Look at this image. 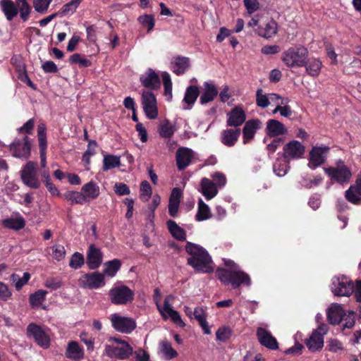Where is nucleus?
Wrapping results in <instances>:
<instances>
[{
  "label": "nucleus",
  "mask_w": 361,
  "mask_h": 361,
  "mask_svg": "<svg viewBox=\"0 0 361 361\" xmlns=\"http://www.w3.org/2000/svg\"><path fill=\"white\" fill-rule=\"evenodd\" d=\"M277 112H279L282 116L287 118L292 115V110L288 104L279 106L278 103L277 107H276L273 111V114H276Z\"/></svg>",
  "instance_id": "nucleus-59"
},
{
  "label": "nucleus",
  "mask_w": 361,
  "mask_h": 361,
  "mask_svg": "<svg viewBox=\"0 0 361 361\" xmlns=\"http://www.w3.org/2000/svg\"><path fill=\"white\" fill-rule=\"evenodd\" d=\"M231 330L228 327H221L216 333V338L221 341H226L231 336Z\"/></svg>",
  "instance_id": "nucleus-61"
},
{
  "label": "nucleus",
  "mask_w": 361,
  "mask_h": 361,
  "mask_svg": "<svg viewBox=\"0 0 361 361\" xmlns=\"http://www.w3.org/2000/svg\"><path fill=\"white\" fill-rule=\"evenodd\" d=\"M193 317L198 321L204 331V333L206 334H210L211 331L206 321L205 311L201 307H196L193 311Z\"/></svg>",
  "instance_id": "nucleus-38"
},
{
  "label": "nucleus",
  "mask_w": 361,
  "mask_h": 361,
  "mask_svg": "<svg viewBox=\"0 0 361 361\" xmlns=\"http://www.w3.org/2000/svg\"><path fill=\"white\" fill-rule=\"evenodd\" d=\"M278 31L277 23L273 19L269 20L264 26H259L257 33L259 36L269 39L274 37Z\"/></svg>",
  "instance_id": "nucleus-28"
},
{
  "label": "nucleus",
  "mask_w": 361,
  "mask_h": 361,
  "mask_svg": "<svg viewBox=\"0 0 361 361\" xmlns=\"http://www.w3.org/2000/svg\"><path fill=\"white\" fill-rule=\"evenodd\" d=\"M227 125L228 126L238 127L245 121L246 116L244 111L240 107H235L227 114Z\"/></svg>",
  "instance_id": "nucleus-24"
},
{
  "label": "nucleus",
  "mask_w": 361,
  "mask_h": 361,
  "mask_svg": "<svg viewBox=\"0 0 361 361\" xmlns=\"http://www.w3.org/2000/svg\"><path fill=\"white\" fill-rule=\"evenodd\" d=\"M162 80L164 87V94L169 102L172 99V82L169 74L166 72L162 74Z\"/></svg>",
  "instance_id": "nucleus-47"
},
{
  "label": "nucleus",
  "mask_w": 361,
  "mask_h": 361,
  "mask_svg": "<svg viewBox=\"0 0 361 361\" xmlns=\"http://www.w3.org/2000/svg\"><path fill=\"white\" fill-rule=\"evenodd\" d=\"M309 51L304 47H290L282 54L283 62L289 68H300L306 64Z\"/></svg>",
  "instance_id": "nucleus-4"
},
{
  "label": "nucleus",
  "mask_w": 361,
  "mask_h": 361,
  "mask_svg": "<svg viewBox=\"0 0 361 361\" xmlns=\"http://www.w3.org/2000/svg\"><path fill=\"white\" fill-rule=\"evenodd\" d=\"M211 177L214 179V183L217 188L224 187L226 183V176L220 172H215L211 175Z\"/></svg>",
  "instance_id": "nucleus-63"
},
{
  "label": "nucleus",
  "mask_w": 361,
  "mask_h": 361,
  "mask_svg": "<svg viewBox=\"0 0 361 361\" xmlns=\"http://www.w3.org/2000/svg\"><path fill=\"white\" fill-rule=\"evenodd\" d=\"M113 328L122 334H130L136 328V322L131 317H123L115 313L110 316Z\"/></svg>",
  "instance_id": "nucleus-12"
},
{
  "label": "nucleus",
  "mask_w": 361,
  "mask_h": 361,
  "mask_svg": "<svg viewBox=\"0 0 361 361\" xmlns=\"http://www.w3.org/2000/svg\"><path fill=\"white\" fill-rule=\"evenodd\" d=\"M305 147L299 141L292 140L283 147V157L288 163L290 161L301 159L305 153Z\"/></svg>",
  "instance_id": "nucleus-14"
},
{
  "label": "nucleus",
  "mask_w": 361,
  "mask_h": 361,
  "mask_svg": "<svg viewBox=\"0 0 361 361\" xmlns=\"http://www.w3.org/2000/svg\"><path fill=\"white\" fill-rule=\"evenodd\" d=\"M345 312L342 307L338 304L333 305L327 312V317L329 322L331 324H338L341 320L342 317H344Z\"/></svg>",
  "instance_id": "nucleus-32"
},
{
  "label": "nucleus",
  "mask_w": 361,
  "mask_h": 361,
  "mask_svg": "<svg viewBox=\"0 0 361 361\" xmlns=\"http://www.w3.org/2000/svg\"><path fill=\"white\" fill-rule=\"evenodd\" d=\"M0 6L8 20H11L18 13L17 6L11 0H1Z\"/></svg>",
  "instance_id": "nucleus-34"
},
{
  "label": "nucleus",
  "mask_w": 361,
  "mask_h": 361,
  "mask_svg": "<svg viewBox=\"0 0 361 361\" xmlns=\"http://www.w3.org/2000/svg\"><path fill=\"white\" fill-rule=\"evenodd\" d=\"M326 174L330 179L341 184H346L350 181L352 173L343 161H338L335 166L324 169Z\"/></svg>",
  "instance_id": "nucleus-5"
},
{
  "label": "nucleus",
  "mask_w": 361,
  "mask_h": 361,
  "mask_svg": "<svg viewBox=\"0 0 361 361\" xmlns=\"http://www.w3.org/2000/svg\"><path fill=\"white\" fill-rule=\"evenodd\" d=\"M53 257L57 261L63 259L66 255V250L63 245H56L52 247Z\"/></svg>",
  "instance_id": "nucleus-57"
},
{
  "label": "nucleus",
  "mask_w": 361,
  "mask_h": 361,
  "mask_svg": "<svg viewBox=\"0 0 361 361\" xmlns=\"http://www.w3.org/2000/svg\"><path fill=\"white\" fill-rule=\"evenodd\" d=\"M140 23L150 31L154 26V19L151 15L142 16L139 18Z\"/></svg>",
  "instance_id": "nucleus-55"
},
{
  "label": "nucleus",
  "mask_w": 361,
  "mask_h": 361,
  "mask_svg": "<svg viewBox=\"0 0 361 361\" xmlns=\"http://www.w3.org/2000/svg\"><path fill=\"white\" fill-rule=\"evenodd\" d=\"M240 129H226L221 133V142L224 145L231 147L237 142L240 135Z\"/></svg>",
  "instance_id": "nucleus-31"
},
{
  "label": "nucleus",
  "mask_w": 361,
  "mask_h": 361,
  "mask_svg": "<svg viewBox=\"0 0 361 361\" xmlns=\"http://www.w3.org/2000/svg\"><path fill=\"white\" fill-rule=\"evenodd\" d=\"M134 292L125 285H118L113 287L109 292V300L111 303L117 305H123L130 303L134 300Z\"/></svg>",
  "instance_id": "nucleus-6"
},
{
  "label": "nucleus",
  "mask_w": 361,
  "mask_h": 361,
  "mask_svg": "<svg viewBox=\"0 0 361 361\" xmlns=\"http://www.w3.org/2000/svg\"><path fill=\"white\" fill-rule=\"evenodd\" d=\"M345 197L346 199L353 203V204H359L361 202V192H360V190H358V187L350 186L348 190L345 192Z\"/></svg>",
  "instance_id": "nucleus-43"
},
{
  "label": "nucleus",
  "mask_w": 361,
  "mask_h": 361,
  "mask_svg": "<svg viewBox=\"0 0 361 361\" xmlns=\"http://www.w3.org/2000/svg\"><path fill=\"white\" fill-rule=\"evenodd\" d=\"M121 263L118 259H113L104 264V276L114 277L119 270Z\"/></svg>",
  "instance_id": "nucleus-39"
},
{
  "label": "nucleus",
  "mask_w": 361,
  "mask_h": 361,
  "mask_svg": "<svg viewBox=\"0 0 361 361\" xmlns=\"http://www.w3.org/2000/svg\"><path fill=\"white\" fill-rule=\"evenodd\" d=\"M243 2L250 16L259 10L260 4L258 0H244Z\"/></svg>",
  "instance_id": "nucleus-53"
},
{
  "label": "nucleus",
  "mask_w": 361,
  "mask_h": 361,
  "mask_svg": "<svg viewBox=\"0 0 361 361\" xmlns=\"http://www.w3.org/2000/svg\"><path fill=\"white\" fill-rule=\"evenodd\" d=\"M269 94H262V90H258L256 94V103L258 106L266 108L269 105Z\"/></svg>",
  "instance_id": "nucleus-51"
},
{
  "label": "nucleus",
  "mask_w": 361,
  "mask_h": 361,
  "mask_svg": "<svg viewBox=\"0 0 361 361\" xmlns=\"http://www.w3.org/2000/svg\"><path fill=\"white\" fill-rule=\"evenodd\" d=\"M167 226L171 235L176 239L183 240L185 239V231L180 228L178 224L172 221H167Z\"/></svg>",
  "instance_id": "nucleus-41"
},
{
  "label": "nucleus",
  "mask_w": 361,
  "mask_h": 361,
  "mask_svg": "<svg viewBox=\"0 0 361 361\" xmlns=\"http://www.w3.org/2000/svg\"><path fill=\"white\" fill-rule=\"evenodd\" d=\"M65 355L66 357L70 359L81 360L84 358L85 352L78 342L70 341L67 345Z\"/></svg>",
  "instance_id": "nucleus-27"
},
{
  "label": "nucleus",
  "mask_w": 361,
  "mask_h": 361,
  "mask_svg": "<svg viewBox=\"0 0 361 361\" xmlns=\"http://www.w3.org/2000/svg\"><path fill=\"white\" fill-rule=\"evenodd\" d=\"M329 328L326 324H320L306 340L305 343L307 348L312 352L321 350L324 346V336L327 334Z\"/></svg>",
  "instance_id": "nucleus-10"
},
{
  "label": "nucleus",
  "mask_w": 361,
  "mask_h": 361,
  "mask_svg": "<svg viewBox=\"0 0 361 361\" xmlns=\"http://www.w3.org/2000/svg\"><path fill=\"white\" fill-rule=\"evenodd\" d=\"M82 0H72L69 3L63 6L58 13L61 16L72 15Z\"/></svg>",
  "instance_id": "nucleus-45"
},
{
  "label": "nucleus",
  "mask_w": 361,
  "mask_h": 361,
  "mask_svg": "<svg viewBox=\"0 0 361 361\" xmlns=\"http://www.w3.org/2000/svg\"><path fill=\"white\" fill-rule=\"evenodd\" d=\"M108 342L105 345V354L111 358L126 360L133 353V348L124 340L110 337Z\"/></svg>",
  "instance_id": "nucleus-3"
},
{
  "label": "nucleus",
  "mask_w": 361,
  "mask_h": 361,
  "mask_svg": "<svg viewBox=\"0 0 361 361\" xmlns=\"http://www.w3.org/2000/svg\"><path fill=\"white\" fill-rule=\"evenodd\" d=\"M81 191L82 192L86 202L95 199L99 195V188L96 183L93 182H90L84 185L81 189Z\"/></svg>",
  "instance_id": "nucleus-33"
},
{
  "label": "nucleus",
  "mask_w": 361,
  "mask_h": 361,
  "mask_svg": "<svg viewBox=\"0 0 361 361\" xmlns=\"http://www.w3.org/2000/svg\"><path fill=\"white\" fill-rule=\"evenodd\" d=\"M121 165L120 157L115 155H106L103 159V169L108 171Z\"/></svg>",
  "instance_id": "nucleus-42"
},
{
  "label": "nucleus",
  "mask_w": 361,
  "mask_h": 361,
  "mask_svg": "<svg viewBox=\"0 0 361 361\" xmlns=\"http://www.w3.org/2000/svg\"><path fill=\"white\" fill-rule=\"evenodd\" d=\"M195 157V152L188 147H179L176 153V165L179 171L188 167Z\"/></svg>",
  "instance_id": "nucleus-18"
},
{
  "label": "nucleus",
  "mask_w": 361,
  "mask_h": 361,
  "mask_svg": "<svg viewBox=\"0 0 361 361\" xmlns=\"http://www.w3.org/2000/svg\"><path fill=\"white\" fill-rule=\"evenodd\" d=\"M267 133L271 137H276L284 135L287 133V129L284 125L277 120L271 119L267 121Z\"/></svg>",
  "instance_id": "nucleus-29"
},
{
  "label": "nucleus",
  "mask_w": 361,
  "mask_h": 361,
  "mask_svg": "<svg viewBox=\"0 0 361 361\" xmlns=\"http://www.w3.org/2000/svg\"><path fill=\"white\" fill-rule=\"evenodd\" d=\"M185 249L190 255L188 263L196 271L205 274L214 271V262L204 248L197 244L188 243Z\"/></svg>",
  "instance_id": "nucleus-1"
},
{
  "label": "nucleus",
  "mask_w": 361,
  "mask_h": 361,
  "mask_svg": "<svg viewBox=\"0 0 361 361\" xmlns=\"http://www.w3.org/2000/svg\"><path fill=\"white\" fill-rule=\"evenodd\" d=\"M11 297V292L8 286L0 281V302L8 300Z\"/></svg>",
  "instance_id": "nucleus-64"
},
{
  "label": "nucleus",
  "mask_w": 361,
  "mask_h": 361,
  "mask_svg": "<svg viewBox=\"0 0 361 361\" xmlns=\"http://www.w3.org/2000/svg\"><path fill=\"white\" fill-rule=\"evenodd\" d=\"M305 66L306 72L311 76L317 77L319 75L322 66V61L318 59L307 60Z\"/></svg>",
  "instance_id": "nucleus-35"
},
{
  "label": "nucleus",
  "mask_w": 361,
  "mask_h": 361,
  "mask_svg": "<svg viewBox=\"0 0 361 361\" xmlns=\"http://www.w3.org/2000/svg\"><path fill=\"white\" fill-rule=\"evenodd\" d=\"M341 322H343V327L344 329H351L354 326L355 324V316L354 312H350L348 314H344V317H342Z\"/></svg>",
  "instance_id": "nucleus-54"
},
{
  "label": "nucleus",
  "mask_w": 361,
  "mask_h": 361,
  "mask_svg": "<svg viewBox=\"0 0 361 361\" xmlns=\"http://www.w3.org/2000/svg\"><path fill=\"white\" fill-rule=\"evenodd\" d=\"M353 284L345 276L334 277L331 280V290L337 296H350L353 292Z\"/></svg>",
  "instance_id": "nucleus-11"
},
{
  "label": "nucleus",
  "mask_w": 361,
  "mask_h": 361,
  "mask_svg": "<svg viewBox=\"0 0 361 361\" xmlns=\"http://www.w3.org/2000/svg\"><path fill=\"white\" fill-rule=\"evenodd\" d=\"M142 85L149 89L154 90L160 87V79L159 75L152 69L149 68L140 76Z\"/></svg>",
  "instance_id": "nucleus-19"
},
{
  "label": "nucleus",
  "mask_w": 361,
  "mask_h": 361,
  "mask_svg": "<svg viewBox=\"0 0 361 361\" xmlns=\"http://www.w3.org/2000/svg\"><path fill=\"white\" fill-rule=\"evenodd\" d=\"M51 2V0H34L33 5L37 12L44 13Z\"/></svg>",
  "instance_id": "nucleus-56"
},
{
  "label": "nucleus",
  "mask_w": 361,
  "mask_h": 361,
  "mask_svg": "<svg viewBox=\"0 0 361 361\" xmlns=\"http://www.w3.org/2000/svg\"><path fill=\"white\" fill-rule=\"evenodd\" d=\"M27 335L32 336L36 343L44 348H47L50 344V338L48 334L42 329L34 324L28 325Z\"/></svg>",
  "instance_id": "nucleus-17"
},
{
  "label": "nucleus",
  "mask_w": 361,
  "mask_h": 361,
  "mask_svg": "<svg viewBox=\"0 0 361 361\" xmlns=\"http://www.w3.org/2000/svg\"><path fill=\"white\" fill-rule=\"evenodd\" d=\"M20 177L23 183L29 188L37 189L40 186L36 162L27 161L20 171Z\"/></svg>",
  "instance_id": "nucleus-8"
},
{
  "label": "nucleus",
  "mask_w": 361,
  "mask_h": 361,
  "mask_svg": "<svg viewBox=\"0 0 361 361\" xmlns=\"http://www.w3.org/2000/svg\"><path fill=\"white\" fill-rule=\"evenodd\" d=\"M152 194V189L149 183L147 180H144L140 184V198L144 201L147 202Z\"/></svg>",
  "instance_id": "nucleus-49"
},
{
  "label": "nucleus",
  "mask_w": 361,
  "mask_h": 361,
  "mask_svg": "<svg viewBox=\"0 0 361 361\" xmlns=\"http://www.w3.org/2000/svg\"><path fill=\"white\" fill-rule=\"evenodd\" d=\"M204 88L200 98V102L202 104H205L214 99L218 94L216 87L208 82H204Z\"/></svg>",
  "instance_id": "nucleus-26"
},
{
  "label": "nucleus",
  "mask_w": 361,
  "mask_h": 361,
  "mask_svg": "<svg viewBox=\"0 0 361 361\" xmlns=\"http://www.w3.org/2000/svg\"><path fill=\"white\" fill-rule=\"evenodd\" d=\"M44 286L49 289L57 290L62 286V282L58 278H49L45 281Z\"/></svg>",
  "instance_id": "nucleus-62"
},
{
  "label": "nucleus",
  "mask_w": 361,
  "mask_h": 361,
  "mask_svg": "<svg viewBox=\"0 0 361 361\" xmlns=\"http://www.w3.org/2000/svg\"><path fill=\"white\" fill-rule=\"evenodd\" d=\"M329 148L328 147H313L310 152L308 166L315 169L323 164L327 157Z\"/></svg>",
  "instance_id": "nucleus-16"
},
{
  "label": "nucleus",
  "mask_w": 361,
  "mask_h": 361,
  "mask_svg": "<svg viewBox=\"0 0 361 361\" xmlns=\"http://www.w3.org/2000/svg\"><path fill=\"white\" fill-rule=\"evenodd\" d=\"M190 60L187 57L178 56L173 59L171 70L176 75L183 74L190 67Z\"/></svg>",
  "instance_id": "nucleus-30"
},
{
  "label": "nucleus",
  "mask_w": 361,
  "mask_h": 361,
  "mask_svg": "<svg viewBox=\"0 0 361 361\" xmlns=\"http://www.w3.org/2000/svg\"><path fill=\"white\" fill-rule=\"evenodd\" d=\"M212 213L209 207L202 199L198 201V209L195 216L196 220L202 221L210 219Z\"/></svg>",
  "instance_id": "nucleus-36"
},
{
  "label": "nucleus",
  "mask_w": 361,
  "mask_h": 361,
  "mask_svg": "<svg viewBox=\"0 0 361 361\" xmlns=\"http://www.w3.org/2000/svg\"><path fill=\"white\" fill-rule=\"evenodd\" d=\"M84 264V257L79 252H75L70 260L69 265L71 268L78 269Z\"/></svg>",
  "instance_id": "nucleus-52"
},
{
  "label": "nucleus",
  "mask_w": 361,
  "mask_h": 361,
  "mask_svg": "<svg viewBox=\"0 0 361 361\" xmlns=\"http://www.w3.org/2000/svg\"><path fill=\"white\" fill-rule=\"evenodd\" d=\"M30 278V275L27 272L23 273L22 277L16 274H13L11 276V280L18 290L21 289V288L28 282Z\"/></svg>",
  "instance_id": "nucleus-44"
},
{
  "label": "nucleus",
  "mask_w": 361,
  "mask_h": 361,
  "mask_svg": "<svg viewBox=\"0 0 361 361\" xmlns=\"http://www.w3.org/2000/svg\"><path fill=\"white\" fill-rule=\"evenodd\" d=\"M12 156L22 160H27L30 157L31 143L27 136L22 139H15L9 146Z\"/></svg>",
  "instance_id": "nucleus-9"
},
{
  "label": "nucleus",
  "mask_w": 361,
  "mask_h": 361,
  "mask_svg": "<svg viewBox=\"0 0 361 361\" xmlns=\"http://www.w3.org/2000/svg\"><path fill=\"white\" fill-rule=\"evenodd\" d=\"M199 94L200 91L199 88L197 86L190 85L185 90V96L183 100L184 103L183 109L184 110L190 109L192 105L196 102Z\"/></svg>",
  "instance_id": "nucleus-25"
},
{
  "label": "nucleus",
  "mask_w": 361,
  "mask_h": 361,
  "mask_svg": "<svg viewBox=\"0 0 361 361\" xmlns=\"http://www.w3.org/2000/svg\"><path fill=\"white\" fill-rule=\"evenodd\" d=\"M4 227L14 230H20L25 226V222L23 218L18 216L16 218H8L2 222Z\"/></svg>",
  "instance_id": "nucleus-40"
},
{
  "label": "nucleus",
  "mask_w": 361,
  "mask_h": 361,
  "mask_svg": "<svg viewBox=\"0 0 361 361\" xmlns=\"http://www.w3.org/2000/svg\"><path fill=\"white\" fill-rule=\"evenodd\" d=\"M327 348L333 353H338L343 350V344L337 339H330L327 341Z\"/></svg>",
  "instance_id": "nucleus-58"
},
{
  "label": "nucleus",
  "mask_w": 361,
  "mask_h": 361,
  "mask_svg": "<svg viewBox=\"0 0 361 361\" xmlns=\"http://www.w3.org/2000/svg\"><path fill=\"white\" fill-rule=\"evenodd\" d=\"M176 130L175 126L170 123L168 121L161 125L159 128V133L162 137H171Z\"/></svg>",
  "instance_id": "nucleus-50"
},
{
  "label": "nucleus",
  "mask_w": 361,
  "mask_h": 361,
  "mask_svg": "<svg viewBox=\"0 0 361 361\" xmlns=\"http://www.w3.org/2000/svg\"><path fill=\"white\" fill-rule=\"evenodd\" d=\"M78 283L81 288L97 289L105 285V280L102 273L94 271L82 275Z\"/></svg>",
  "instance_id": "nucleus-13"
},
{
  "label": "nucleus",
  "mask_w": 361,
  "mask_h": 361,
  "mask_svg": "<svg viewBox=\"0 0 361 361\" xmlns=\"http://www.w3.org/2000/svg\"><path fill=\"white\" fill-rule=\"evenodd\" d=\"M225 265L229 269H217L216 274L219 279L224 284H231L233 288L241 284L250 285V278L245 272L240 271L238 267L231 260H224Z\"/></svg>",
  "instance_id": "nucleus-2"
},
{
  "label": "nucleus",
  "mask_w": 361,
  "mask_h": 361,
  "mask_svg": "<svg viewBox=\"0 0 361 361\" xmlns=\"http://www.w3.org/2000/svg\"><path fill=\"white\" fill-rule=\"evenodd\" d=\"M200 192L207 200H209L217 195L218 188L212 180L203 178L200 183Z\"/></svg>",
  "instance_id": "nucleus-22"
},
{
  "label": "nucleus",
  "mask_w": 361,
  "mask_h": 361,
  "mask_svg": "<svg viewBox=\"0 0 361 361\" xmlns=\"http://www.w3.org/2000/svg\"><path fill=\"white\" fill-rule=\"evenodd\" d=\"M173 300L174 297L172 295H169L165 298L163 306L160 305L159 301L156 298L155 303L160 314L164 319H171L176 325L183 327L185 323L183 322L180 315L177 311L172 309L171 303Z\"/></svg>",
  "instance_id": "nucleus-7"
},
{
  "label": "nucleus",
  "mask_w": 361,
  "mask_h": 361,
  "mask_svg": "<svg viewBox=\"0 0 361 361\" xmlns=\"http://www.w3.org/2000/svg\"><path fill=\"white\" fill-rule=\"evenodd\" d=\"M159 350L167 360H171L178 355L177 352L172 348L171 344L166 340L159 343Z\"/></svg>",
  "instance_id": "nucleus-37"
},
{
  "label": "nucleus",
  "mask_w": 361,
  "mask_h": 361,
  "mask_svg": "<svg viewBox=\"0 0 361 361\" xmlns=\"http://www.w3.org/2000/svg\"><path fill=\"white\" fill-rule=\"evenodd\" d=\"M257 335L259 343L270 349L276 350L278 348V343L271 333L263 328H258Z\"/></svg>",
  "instance_id": "nucleus-21"
},
{
  "label": "nucleus",
  "mask_w": 361,
  "mask_h": 361,
  "mask_svg": "<svg viewBox=\"0 0 361 361\" xmlns=\"http://www.w3.org/2000/svg\"><path fill=\"white\" fill-rule=\"evenodd\" d=\"M47 292L44 290H39L31 294L30 296V302L32 307H39L44 300Z\"/></svg>",
  "instance_id": "nucleus-46"
},
{
  "label": "nucleus",
  "mask_w": 361,
  "mask_h": 361,
  "mask_svg": "<svg viewBox=\"0 0 361 361\" xmlns=\"http://www.w3.org/2000/svg\"><path fill=\"white\" fill-rule=\"evenodd\" d=\"M102 262V253L94 245H90L87 252V264L90 269L98 268Z\"/></svg>",
  "instance_id": "nucleus-20"
},
{
  "label": "nucleus",
  "mask_w": 361,
  "mask_h": 361,
  "mask_svg": "<svg viewBox=\"0 0 361 361\" xmlns=\"http://www.w3.org/2000/svg\"><path fill=\"white\" fill-rule=\"evenodd\" d=\"M261 122L257 119L247 121L243 129V143L246 144L255 137L256 131L259 128Z\"/></svg>",
  "instance_id": "nucleus-23"
},
{
  "label": "nucleus",
  "mask_w": 361,
  "mask_h": 361,
  "mask_svg": "<svg viewBox=\"0 0 361 361\" xmlns=\"http://www.w3.org/2000/svg\"><path fill=\"white\" fill-rule=\"evenodd\" d=\"M66 198L70 201L72 204H83L86 203V200L82 194V192H75L71 191L67 192L66 195Z\"/></svg>",
  "instance_id": "nucleus-48"
},
{
  "label": "nucleus",
  "mask_w": 361,
  "mask_h": 361,
  "mask_svg": "<svg viewBox=\"0 0 361 361\" xmlns=\"http://www.w3.org/2000/svg\"><path fill=\"white\" fill-rule=\"evenodd\" d=\"M269 104L272 103L276 105V107H277L278 103H279V106L288 104L289 99L282 98L277 94L271 93V94H269Z\"/></svg>",
  "instance_id": "nucleus-60"
},
{
  "label": "nucleus",
  "mask_w": 361,
  "mask_h": 361,
  "mask_svg": "<svg viewBox=\"0 0 361 361\" xmlns=\"http://www.w3.org/2000/svg\"><path fill=\"white\" fill-rule=\"evenodd\" d=\"M142 104L146 116L149 119H155L158 116L157 99L150 91H143L142 93Z\"/></svg>",
  "instance_id": "nucleus-15"
}]
</instances>
